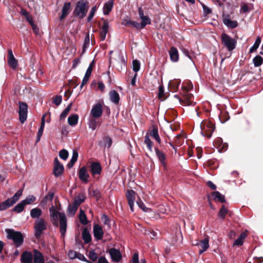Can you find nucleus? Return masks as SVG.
I'll use <instances>...</instances> for the list:
<instances>
[{
    "instance_id": "nucleus-1",
    "label": "nucleus",
    "mask_w": 263,
    "mask_h": 263,
    "mask_svg": "<svg viewBox=\"0 0 263 263\" xmlns=\"http://www.w3.org/2000/svg\"><path fill=\"white\" fill-rule=\"evenodd\" d=\"M50 220L54 227L60 226L61 236L64 237L67 230V218L65 213L58 212L53 205L49 208Z\"/></svg>"
},
{
    "instance_id": "nucleus-2",
    "label": "nucleus",
    "mask_w": 263,
    "mask_h": 263,
    "mask_svg": "<svg viewBox=\"0 0 263 263\" xmlns=\"http://www.w3.org/2000/svg\"><path fill=\"white\" fill-rule=\"evenodd\" d=\"M22 263H44L45 260L43 254L37 250H34V257L30 252L25 251L21 255Z\"/></svg>"
},
{
    "instance_id": "nucleus-3",
    "label": "nucleus",
    "mask_w": 263,
    "mask_h": 263,
    "mask_svg": "<svg viewBox=\"0 0 263 263\" xmlns=\"http://www.w3.org/2000/svg\"><path fill=\"white\" fill-rule=\"evenodd\" d=\"M149 137L153 138L159 144L161 143V141L157 127L153 126L152 129L148 130L145 136L144 143L146 145L148 149L152 152L153 151V142Z\"/></svg>"
},
{
    "instance_id": "nucleus-4",
    "label": "nucleus",
    "mask_w": 263,
    "mask_h": 263,
    "mask_svg": "<svg viewBox=\"0 0 263 263\" xmlns=\"http://www.w3.org/2000/svg\"><path fill=\"white\" fill-rule=\"evenodd\" d=\"M88 3L85 0H79L76 6L73 11L74 16L82 19L84 18L87 12Z\"/></svg>"
},
{
    "instance_id": "nucleus-5",
    "label": "nucleus",
    "mask_w": 263,
    "mask_h": 263,
    "mask_svg": "<svg viewBox=\"0 0 263 263\" xmlns=\"http://www.w3.org/2000/svg\"><path fill=\"white\" fill-rule=\"evenodd\" d=\"M5 232L7 234V238L12 239L16 247H19L22 245L24 241V237L20 232L15 231L11 229H6Z\"/></svg>"
},
{
    "instance_id": "nucleus-6",
    "label": "nucleus",
    "mask_w": 263,
    "mask_h": 263,
    "mask_svg": "<svg viewBox=\"0 0 263 263\" xmlns=\"http://www.w3.org/2000/svg\"><path fill=\"white\" fill-rule=\"evenodd\" d=\"M23 190H18L12 198H8L4 202L0 203V211H4L12 206L17 201L20 197L22 196Z\"/></svg>"
},
{
    "instance_id": "nucleus-7",
    "label": "nucleus",
    "mask_w": 263,
    "mask_h": 263,
    "mask_svg": "<svg viewBox=\"0 0 263 263\" xmlns=\"http://www.w3.org/2000/svg\"><path fill=\"white\" fill-rule=\"evenodd\" d=\"M221 43L229 51H232L235 48L237 41L225 33L221 35Z\"/></svg>"
},
{
    "instance_id": "nucleus-8",
    "label": "nucleus",
    "mask_w": 263,
    "mask_h": 263,
    "mask_svg": "<svg viewBox=\"0 0 263 263\" xmlns=\"http://www.w3.org/2000/svg\"><path fill=\"white\" fill-rule=\"evenodd\" d=\"M47 223L43 218H38L34 222V236L37 239L41 237L42 232L46 230Z\"/></svg>"
},
{
    "instance_id": "nucleus-9",
    "label": "nucleus",
    "mask_w": 263,
    "mask_h": 263,
    "mask_svg": "<svg viewBox=\"0 0 263 263\" xmlns=\"http://www.w3.org/2000/svg\"><path fill=\"white\" fill-rule=\"evenodd\" d=\"M201 134L204 137L210 138L214 130V125L211 122L206 121L201 124Z\"/></svg>"
},
{
    "instance_id": "nucleus-10",
    "label": "nucleus",
    "mask_w": 263,
    "mask_h": 263,
    "mask_svg": "<svg viewBox=\"0 0 263 263\" xmlns=\"http://www.w3.org/2000/svg\"><path fill=\"white\" fill-rule=\"evenodd\" d=\"M28 107L26 103L20 102L19 117L20 122L23 123L27 119Z\"/></svg>"
},
{
    "instance_id": "nucleus-11",
    "label": "nucleus",
    "mask_w": 263,
    "mask_h": 263,
    "mask_svg": "<svg viewBox=\"0 0 263 263\" xmlns=\"http://www.w3.org/2000/svg\"><path fill=\"white\" fill-rule=\"evenodd\" d=\"M64 168L63 165L60 163L58 158H55L54 160V166L53 169V173L56 177H58L62 175L63 173Z\"/></svg>"
},
{
    "instance_id": "nucleus-12",
    "label": "nucleus",
    "mask_w": 263,
    "mask_h": 263,
    "mask_svg": "<svg viewBox=\"0 0 263 263\" xmlns=\"http://www.w3.org/2000/svg\"><path fill=\"white\" fill-rule=\"evenodd\" d=\"M102 105L101 103H97L92 106L90 115L94 118H98L102 116Z\"/></svg>"
},
{
    "instance_id": "nucleus-13",
    "label": "nucleus",
    "mask_w": 263,
    "mask_h": 263,
    "mask_svg": "<svg viewBox=\"0 0 263 263\" xmlns=\"http://www.w3.org/2000/svg\"><path fill=\"white\" fill-rule=\"evenodd\" d=\"M109 254L111 260L115 263H118L122 259V256L120 251L116 248H111L109 250Z\"/></svg>"
},
{
    "instance_id": "nucleus-14",
    "label": "nucleus",
    "mask_w": 263,
    "mask_h": 263,
    "mask_svg": "<svg viewBox=\"0 0 263 263\" xmlns=\"http://www.w3.org/2000/svg\"><path fill=\"white\" fill-rule=\"evenodd\" d=\"M136 193L132 190H128L126 193V198L130 208V211L133 212L134 211V206L135 201Z\"/></svg>"
},
{
    "instance_id": "nucleus-15",
    "label": "nucleus",
    "mask_w": 263,
    "mask_h": 263,
    "mask_svg": "<svg viewBox=\"0 0 263 263\" xmlns=\"http://www.w3.org/2000/svg\"><path fill=\"white\" fill-rule=\"evenodd\" d=\"M93 234L96 240H101L104 235L102 228L98 224H95L93 227Z\"/></svg>"
},
{
    "instance_id": "nucleus-16",
    "label": "nucleus",
    "mask_w": 263,
    "mask_h": 263,
    "mask_svg": "<svg viewBox=\"0 0 263 263\" xmlns=\"http://www.w3.org/2000/svg\"><path fill=\"white\" fill-rule=\"evenodd\" d=\"M90 172L92 176L100 175L102 172V167L99 162H92L90 165Z\"/></svg>"
},
{
    "instance_id": "nucleus-17",
    "label": "nucleus",
    "mask_w": 263,
    "mask_h": 263,
    "mask_svg": "<svg viewBox=\"0 0 263 263\" xmlns=\"http://www.w3.org/2000/svg\"><path fill=\"white\" fill-rule=\"evenodd\" d=\"M138 13L139 17L141 20V23L140 24L142 25V28H144L146 25H149L151 23L150 18L148 16L144 15V12L141 7L139 8Z\"/></svg>"
},
{
    "instance_id": "nucleus-18",
    "label": "nucleus",
    "mask_w": 263,
    "mask_h": 263,
    "mask_svg": "<svg viewBox=\"0 0 263 263\" xmlns=\"http://www.w3.org/2000/svg\"><path fill=\"white\" fill-rule=\"evenodd\" d=\"M102 20L103 21V23L101 28V31L100 33V40L102 41L105 40L109 27V23L107 21L104 20L103 18H102Z\"/></svg>"
},
{
    "instance_id": "nucleus-19",
    "label": "nucleus",
    "mask_w": 263,
    "mask_h": 263,
    "mask_svg": "<svg viewBox=\"0 0 263 263\" xmlns=\"http://www.w3.org/2000/svg\"><path fill=\"white\" fill-rule=\"evenodd\" d=\"M79 177L80 179L85 183H87L88 182V178L89 177V175L85 166H83L80 169Z\"/></svg>"
},
{
    "instance_id": "nucleus-20",
    "label": "nucleus",
    "mask_w": 263,
    "mask_h": 263,
    "mask_svg": "<svg viewBox=\"0 0 263 263\" xmlns=\"http://www.w3.org/2000/svg\"><path fill=\"white\" fill-rule=\"evenodd\" d=\"M8 64L13 69H15L17 66V61L14 58L11 49H9L8 51Z\"/></svg>"
},
{
    "instance_id": "nucleus-21",
    "label": "nucleus",
    "mask_w": 263,
    "mask_h": 263,
    "mask_svg": "<svg viewBox=\"0 0 263 263\" xmlns=\"http://www.w3.org/2000/svg\"><path fill=\"white\" fill-rule=\"evenodd\" d=\"M195 245L199 246L201 249L199 250V254H201L206 250L209 248V239L207 238H204L195 244Z\"/></svg>"
},
{
    "instance_id": "nucleus-22",
    "label": "nucleus",
    "mask_w": 263,
    "mask_h": 263,
    "mask_svg": "<svg viewBox=\"0 0 263 263\" xmlns=\"http://www.w3.org/2000/svg\"><path fill=\"white\" fill-rule=\"evenodd\" d=\"M169 54L170 59L172 62H176L178 61L179 54L176 48L172 47L169 51Z\"/></svg>"
},
{
    "instance_id": "nucleus-23",
    "label": "nucleus",
    "mask_w": 263,
    "mask_h": 263,
    "mask_svg": "<svg viewBox=\"0 0 263 263\" xmlns=\"http://www.w3.org/2000/svg\"><path fill=\"white\" fill-rule=\"evenodd\" d=\"M110 100L114 103L117 104L120 101V96L117 91L115 90H111L109 93Z\"/></svg>"
},
{
    "instance_id": "nucleus-24",
    "label": "nucleus",
    "mask_w": 263,
    "mask_h": 263,
    "mask_svg": "<svg viewBox=\"0 0 263 263\" xmlns=\"http://www.w3.org/2000/svg\"><path fill=\"white\" fill-rule=\"evenodd\" d=\"M71 7V3L70 2L65 3L62 8V14L60 17V20L64 19L69 13V10Z\"/></svg>"
},
{
    "instance_id": "nucleus-25",
    "label": "nucleus",
    "mask_w": 263,
    "mask_h": 263,
    "mask_svg": "<svg viewBox=\"0 0 263 263\" xmlns=\"http://www.w3.org/2000/svg\"><path fill=\"white\" fill-rule=\"evenodd\" d=\"M45 115H43V117H42L41 126H40V128L39 129V130H38V132L37 134L36 142H39L41 139V137L42 136L44 128L45 127Z\"/></svg>"
},
{
    "instance_id": "nucleus-26",
    "label": "nucleus",
    "mask_w": 263,
    "mask_h": 263,
    "mask_svg": "<svg viewBox=\"0 0 263 263\" xmlns=\"http://www.w3.org/2000/svg\"><path fill=\"white\" fill-rule=\"evenodd\" d=\"M85 198L86 196L84 194H79L78 195L74 198L72 203L79 207V206L85 201Z\"/></svg>"
},
{
    "instance_id": "nucleus-27",
    "label": "nucleus",
    "mask_w": 263,
    "mask_h": 263,
    "mask_svg": "<svg viewBox=\"0 0 263 263\" xmlns=\"http://www.w3.org/2000/svg\"><path fill=\"white\" fill-rule=\"evenodd\" d=\"M42 214V211L38 208H33L30 211V216L32 218H41L40 216Z\"/></svg>"
},
{
    "instance_id": "nucleus-28",
    "label": "nucleus",
    "mask_w": 263,
    "mask_h": 263,
    "mask_svg": "<svg viewBox=\"0 0 263 263\" xmlns=\"http://www.w3.org/2000/svg\"><path fill=\"white\" fill-rule=\"evenodd\" d=\"M82 238L85 243H88L91 240V236L87 229L84 228L82 231Z\"/></svg>"
},
{
    "instance_id": "nucleus-29",
    "label": "nucleus",
    "mask_w": 263,
    "mask_h": 263,
    "mask_svg": "<svg viewBox=\"0 0 263 263\" xmlns=\"http://www.w3.org/2000/svg\"><path fill=\"white\" fill-rule=\"evenodd\" d=\"M79 116L77 114H72L68 118V123L69 125L73 126L77 124Z\"/></svg>"
},
{
    "instance_id": "nucleus-30",
    "label": "nucleus",
    "mask_w": 263,
    "mask_h": 263,
    "mask_svg": "<svg viewBox=\"0 0 263 263\" xmlns=\"http://www.w3.org/2000/svg\"><path fill=\"white\" fill-rule=\"evenodd\" d=\"M247 235L246 232H242L239 237L233 242V246H241L243 243V240L247 237Z\"/></svg>"
},
{
    "instance_id": "nucleus-31",
    "label": "nucleus",
    "mask_w": 263,
    "mask_h": 263,
    "mask_svg": "<svg viewBox=\"0 0 263 263\" xmlns=\"http://www.w3.org/2000/svg\"><path fill=\"white\" fill-rule=\"evenodd\" d=\"M113 7V2L110 0L107 2L103 7V13L104 15H107L111 10Z\"/></svg>"
},
{
    "instance_id": "nucleus-32",
    "label": "nucleus",
    "mask_w": 263,
    "mask_h": 263,
    "mask_svg": "<svg viewBox=\"0 0 263 263\" xmlns=\"http://www.w3.org/2000/svg\"><path fill=\"white\" fill-rule=\"evenodd\" d=\"M155 151L156 153V155L158 158L159 160L160 161L161 163L163 165L165 164V156L163 153L160 151L159 149L155 147Z\"/></svg>"
},
{
    "instance_id": "nucleus-33",
    "label": "nucleus",
    "mask_w": 263,
    "mask_h": 263,
    "mask_svg": "<svg viewBox=\"0 0 263 263\" xmlns=\"http://www.w3.org/2000/svg\"><path fill=\"white\" fill-rule=\"evenodd\" d=\"M213 196L215 200L219 201L221 203L226 202L224 196L218 191L213 193Z\"/></svg>"
},
{
    "instance_id": "nucleus-34",
    "label": "nucleus",
    "mask_w": 263,
    "mask_h": 263,
    "mask_svg": "<svg viewBox=\"0 0 263 263\" xmlns=\"http://www.w3.org/2000/svg\"><path fill=\"white\" fill-rule=\"evenodd\" d=\"M223 22L226 26L232 28H236L238 25L237 22L236 21H232L228 18H225L223 20Z\"/></svg>"
},
{
    "instance_id": "nucleus-35",
    "label": "nucleus",
    "mask_w": 263,
    "mask_h": 263,
    "mask_svg": "<svg viewBox=\"0 0 263 263\" xmlns=\"http://www.w3.org/2000/svg\"><path fill=\"white\" fill-rule=\"evenodd\" d=\"M89 44L90 37L89 33H87L85 37L84 41L83 42L82 54L85 53L86 49L88 48Z\"/></svg>"
},
{
    "instance_id": "nucleus-36",
    "label": "nucleus",
    "mask_w": 263,
    "mask_h": 263,
    "mask_svg": "<svg viewBox=\"0 0 263 263\" xmlns=\"http://www.w3.org/2000/svg\"><path fill=\"white\" fill-rule=\"evenodd\" d=\"M78 207L75 204L72 203V204H69L67 209V213L69 216H73L77 211Z\"/></svg>"
},
{
    "instance_id": "nucleus-37",
    "label": "nucleus",
    "mask_w": 263,
    "mask_h": 263,
    "mask_svg": "<svg viewBox=\"0 0 263 263\" xmlns=\"http://www.w3.org/2000/svg\"><path fill=\"white\" fill-rule=\"evenodd\" d=\"M254 67L260 66L263 63V58L259 55L255 56L253 59Z\"/></svg>"
},
{
    "instance_id": "nucleus-38",
    "label": "nucleus",
    "mask_w": 263,
    "mask_h": 263,
    "mask_svg": "<svg viewBox=\"0 0 263 263\" xmlns=\"http://www.w3.org/2000/svg\"><path fill=\"white\" fill-rule=\"evenodd\" d=\"M79 219L81 223L83 225H86L88 223L87 217L83 210H80Z\"/></svg>"
},
{
    "instance_id": "nucleus-39",
    "label": "nucleus",
    "mask_w": 263,
    "mask_h": 263,
    "mask_svg": "<svg viewBox=\"0 0 263 263\" xmlns=\"http://www.w3.org/2000/svg\"><path fill=\"white\" fill-rule=\"evenodd\" d=\"M25 204L24 203L23 201H21L20 203L17 204L13 209V211L16 213H21L24 210Z\"/></svg>"
},
{
    "instance_id": "nucleus-40",
    "label": "nucleus",
    "mask_w": 263,
    "mask_h": 263,
    "mask_svg": "<svg viewBox=\"0 0 263 263\" xmlns=\"http://www.w3.org/2000/svg\"><path fill=\"white\" fill-rule=\"evenodd\" d=\"M97 123L98 122L96 118L92 117V118L89 119L88 125L90 128H91L92 130H94L97 128Z\"/></svg>"
},
{
    "instance_id": "nucleus-41",
    "label": "nucleus",
    "mask_w": 263,
    "mask_h": 263,
    "mask_svg": "<svg viewBox=\"0 0 263 263\" xmlns=\"http://www.w3.org/2000/svg\"><path fill=\"white\" fill-rule=\"evenodd\" d=\"M36 200V197L33 195H30L26 197V198L22 200L24 203L26 205L30 204L34 202Z\"/></svg>"
},
{
    "instance_id": "nucleus-42",
    "label": "nucleus",
    "mask_w": 263,
    "mask_h": 263,
    "mask_svg": "<svg viewBox=\"0 0 263 263\" xmlns=\"http://www.w3.org/2000/svg\"><path fill=\"white\" fill-rule=\"evenodd\" d=\"M54 193L53 192H49L47 195H46L43 200L42 203L46 204L48 201H52L53 198Z\"/></svg>"
},
{
    "instance_id": "nucleus-43",
    "label": "nucleus",
    "mask_w": 263,
    "mask_h": 263,
    "mask_svg": "<svg viewBox=\"0 0 263 263\" xmlns=\"http://www.w3.org/2000/svg\"><path fill=\"white\" fill-rule=\"evenodd\" d=\"M261 42V39L258 36L256 38L255 43L251 48L250 49V52L252 53L254 52L259 47Z\"/></svg>"
},
{
    "instance_id": "nucleus-44",
    "label": "nucleus",
    "mask_w": 263,
    "mask_h": 263,
    "mask_svg": "<svg viewBox=\"0 0 263 263\" xmlns=\"http://www.w3.org/2000/svg\"><path fill=\"white\" fill-rule=\"evenodd\" d=\"M71 106H72V104L71 103L69 104L66 107V108L63 111V112L61 113V114L60 115V120H62V119L65 118V117L67 116V115L69 113V112L71 109Z\"/></svg>"
},
{
    "instance_id": "nucleus-45",
    "label": "nucleus",
    "mask_w": 263,
    "mask_h": 263,
    "mask_svg": "<svg viewBox=\"0 0 263 263\" xmlns=\"http://www.w3.org/2000/svg\"><path fill=\"white\" fill-rule=\"evenodd\" d=\"M228 213V210L224 205H222L218 213V216L222 219H224L226 215Z\"/></svg>"
},
{
    "instance_id": "nucleus-46",
    "label": "nucleus",
    "mask_w": 263,
    "mask_h": 263,
    "mask_svg": "<svg viewBox=\"0 0 263 263\" xmlns=\"http://www.w3.org/2000/svg\"><path fill=\"white\" fill-rule=\"evenodd\" d=\"M125 25H130L137 29H143V28H142V25L140 23H138L136 21H129L126 22Z\"/></svg>"
},
{
    "instance_id": "nucleus-47",
    "label": "nucleus",
    "mask_w": 263,
    "mask_h": 263,
    "mask_svg": "<svg viewBox=\"0 0 263 263\" xmlns=\"http://www.w3.org/2000/svg\"><path fill=\"white\" fill-rule=\"evenodd\" d=\"M88 257L92 261H96L99 258L98 254L95 252L94 250H92L89 252Z\"/></svg>"
},
{
    "instance_id": "nucleus-48",
    "label": "nucleus",
    "mask_w": 263,
    "mask_h": 263,
    "mask_svg": "<svg viewBox=\"0 0 263 263\" xmlns=\"http://www.w3.org/2000/svg\"><path fill=\"white\" fill-rule=\"evenodd\" d=\"M104 146H107L108 148L110 147L112 144V140L108 136H105L103 138Z\"/></svg>"
},
{
    "instance_id": "nucleus-49",
    "label": "nucleus",
    "mask_w": 263,
    "mask_h": 263,
    "mask_svg": "<svg viewBox=\"0 0 263 263\" xmlns=\"http://www.w3.org/2000/svg\"><path fill=\"white\" fill-rule=\"evenodd\" d=\"M97 8L96 6L92 7V8L91 9V10L89 12V15L87 17V21L88 22H91V20H92V18L95 15V12L97 11Z\"/></svg>"
},
{
    "instance_id": "nucleus-50",
    "label": "nucleus",
    "mask_w": 263,
    "mask_h": 263,
    "mask_svg": "<svg viewBox=\"0 0 263 263\" xmlns=\"http://www.w3.org/2000/svg\"><path fill=\"white\" fill-rule=\"evenodd\" d=\"M60 157L64 160H66L68 157V152L67 150L63 149L59 152Z\"/></svg>"
},
{
    "instance_id": "nucleus-51",
    "label": "nucleus",
    "mask_w": 263,
    "mask_h": 263,
    "mask_svg": "<svg viewBox=\"0 0 263 263\" xmlns=\"http://www.w3.org/2000/svg\"><path fill=\"white\" fill-rule=\"evenodd\" d=\"M101 220L103 223L108 226L109 228L111 227V224L109 219L105 215H103L101 217Z\"/></svg>"
},
{
    "instance_id": "nucleus-52",
    "label": "nucleus",
    "mask_w": 263,
    "mask_h": 263,
    "mask_svg": "<svg viewBox=\"0 0 263 263\" xmlns=\"http://www.w3.org/2000/svg\"><path fill=\"white\" fill-rule=\"evenodd\" d=\"M140 68V64L139 62L137 60H134L133 62V70L135 72H137L139 70Z\"/></svg>"
},
{
    "instance_id": "nucleus-53",
    "label": "nucleus",
    "mask_w": 263,
    "mask_h": 263,
    "mask_svg": "<svg viewBox=\"0 0 263 263\" xmlns=\"http://www.w3.org/2000/svg\"><path fill=\"white\" fill-rule=\"evenodd\" d=\"M136 202L139 207L140 209H141L144 212H147L148 211L149 209L145 206L144 203L141 200L137 201Z\"/></svg>"
},
{
    "instance_id": "nucleus-54",
    "label": "nucleus",
    "mask_w": 263,
    "mask_h": 263,
    "mask_svg": "<svg viewBox=\"0 0 263 263\" xmlns=\"http://www.w3.org/2000/svg\"><path fill=\"white\" fill-rule=\"evenodd\" d=\"M62 98L61 96H56L53 100V103L57 106H59L62 102Z\"/></svg>"
},
{
    "instance_id": "nucleus-55",
    "label": "nucleus",
    "mask_w": 263,
    "mask_h": 263,
    "mask_svg": "<svg viewBox=\"0 0 263 263\" xmlns=\"http://www.w3.org/2000/svg\"><path fill=\"white\" fill-rule=\"evenodd\" d=\"M118 57L120 62L121 69H122L123 67H125L126 66V63L124 60V57L122 54L119 53L118 55Z\"/></svg>"
},
{
    "instance_id": "nucleus-56",
    "label": "nucleus",
    "mask_w": 263,
    "mask_h": 263,
    "mask_svg": "<svg viewBox=\"0 0 263 263\" xmlns=\"http://www.w3.org/2000/svg\"><path fill=\"white\" fill-rule=\"evenodd\" d=\"M78 253V252H76L74 251L70 250L68 252V256L69 258L73 259L77 258Z\"/></svg>"
},
{
    "instance_id": "nucleus-57",
    "label": "nucleus",
    "mask_w": 263,
    "mask_h": 263,
    "mask_svg": "<svg viewBox=\"0 0 263 263\" xmlns=\"http://www.w3.org/2000/svg\"><path fill=\"white\" fill-rule=\"evenodd\" d=\"M240 12L247 13L250 11V9L246 4H243L240 8Z\"/></svg>"
},
{
    "instance_id": "nucleus-58",
    "label": "nucleus",
    "mask_w": 263,
    "mask_h": 263,
    "mask_svg": "<svg viewBox=\"0 0 263 263\" xmlns=\"http://www.w3.org/2000/svg\"><path fill=\"white\" fill-rule=\"evenodd\" d=\"M159 93H158V96L159 98H161L163 97L164 94V89L163 86H160L159 87Z\"/></svg>"
},
{
    "instance_id": "nucleus-59",
    "label": "nucleus",
    "mask_w": 263,
    "mask_h": 263,
    "mask_svg": "<svg viewBox=\"0 0 263 263\" xmlns=\"http://www.w3.org/2000/svg\"><path fill=\"white\" fill-rule=\"evenodd\" d=\"M77 258H78L79 260L85 261V262L87 260V259L84 256V255L81 254L79 252H78L77 254Z\"/></svg>"
},
{
    "instance_id": "nucleus-60",
    "label": "nucleus",
    "mask_w": 263,
    "mask_h": 263,
    "mask_svg": "<svg viewBox=\"0 0 263 263\" xmlns=\"http://www.w3.org/2000/svg\"><path fill=\"white\" fill-rule=\"evenodd\" d=\"M202 8L204 13L206 14H210L212 12L211 10L205 5H202Z\"/></svg>"
},
{
    "instance_id": "nucleus-61",
    "label": "nucleus",
    "mask_w": 263,
    "mask_h": 263,
    "mask_svg": "<svg viewBox=\"0 0 263 263\" xmlns=\"http://www.w3.org/2000/svg\"><path fill=\"white\" fill-rule=\"evenodd\" d=\"M133 263H139V255L138 253H134L133 256Z\"/></svg>"
},
{
    "instance_id": "nucleus-62",
    "label": "nucleus",
    "mask_w": 263,
    "mask_h": 263,
    "mask_svg": "<svg viewBox=\"0 0 263 263\" xmlns=\"http://www.w3.org/2000/svg\"><path fill=\"white\" fill-rule=\"evenodd\" d=\"M98 263H108V262L105 257L101 256L98 259Z\"/></svg>"
},
{
    "instance_id": "nucleus-63",
    "label": "nucleus",
    "mask_w": 263,
    "mask_h": 263,
    "mask_svg": "<svg viewBox=\"0 0 263 263\" xmlns=\"http://www.w3.org/2000/svg\"><path fill=\"white\" fill-rule=\"evenodd\" d=\"M207 185L212 190H215L216 189V185L211 181L207 182Z\"/></svg>"
},
{
    "instance_id": "nucleus-64",
    "label": "nucleus",
    "mask_w": 263,
    "mask_h": 263,
    "mask_svg": "<svg viewBox=\"0 0 263 263\" xmlns=\"http://www.w3.org/2000/svg\"><path fill=\"white\" fill-rule=\"evenodd\" d=\"M89 78L84 77L82 82L81 83L80 88L82 89L83 87L88 82Z\"/></svg>"
}]
</instances>
